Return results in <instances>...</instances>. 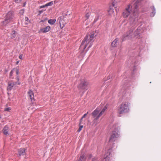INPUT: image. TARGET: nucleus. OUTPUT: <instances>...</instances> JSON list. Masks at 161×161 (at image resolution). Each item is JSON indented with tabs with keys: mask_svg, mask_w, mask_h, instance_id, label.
Listing matches in <instances>:
<instances>
[{
	"mask_svg": "<svg viewBox=\"0 0 161 161\" xmlns=\"http://www.w3.org/2000/svg\"><path fill=\"white\" fill-rule=\"evenodd\" d=\"M51 29V27L49 26H47L45 28L41 29V31L43 33H46L49 31Z\"/></svg>",
	"mask_w": 161,
	"mask_h": 161,
	"instance_id": "obj_15",
	"label": "nucleus"
},
{
	"mask_svg": "<svg viewBox=\"0 0 161 161\" xmlns=\"http://www.w3.org/2000/svg\"><path fill=\"white\" fill-rule=\"evenodd\" d=\"M25 23L26 25L28 24L30 22L29 18H28V17H25Z\"/></svg>",
	"mask_w": 161,
	"mask_h": 161,
	"instance_id": "obj_24",
	"label": "nucleus"
},
{
	"mask_svg": "<svg viewBox=\"0 0 161 161\" xmlns=\"http://www.w3.org/2000/svg\"><path fill=\"white\" fill-rule=\"evenodd\" d=\"M16 84V82L13 81L9 82L8 83V86L7 90L8 91H10L14 86Z\"/></svg>",
	"mask_w": 161,
	"mask_h": 161,
	"instance_id": "obj_10",
	"label": "nucleus"
},
{
	"mask_svg": "<svg viewBox=\"0 0 161 161\" xmlns=\"http://www.w3.org/2000/svg\"><path fill=\"white\" fill-rule=\"evenodd\" d=\"M136 36L135 34L133 32V30L130 29L123 36L121 40L122 42H123L126 40L131 39Z\"/></svg>",
	"mask_w": 161,
	"mask_h": 161,
	"instance_id": "obj_4",
	"label": "nucleus"
},
{
	"mask_svg": "<svg viewBox=\"0 0 161 161\" xmlns=\"http://www.w3.org/2000/svg\"><path fill=\"white\" fill-rule=\"evenodd\" d=\"M132 19V18H130V19L131 20V19Z\"/></svg>",
	"mask_w": 161,
	"mask_h": 161,
	"instance_id": "obj_45",
	"label": "nucleus"
},
{
	"mask_svg": "<svg viewBox=\"0 0 161 161\" xmlns=\"http://www.w3.org/2000/svg\"><path fill=\"white\" fill-rule=\"evenodd\" d=\"M112 6L113 7H114L115 6V3L114 2H113L112 3Z\"/></svg>",
	"mask_w": 161,
	"mask_h": 161,
	"instance_id": "obj_42",
	"label": "nucleus"
},
{
	"mask_svg": "<svg viewBox=\"0 0 161 161\" xmlns=\"http://www.w3.org/2000/svg\"><path fill=\"white\" fill-rule=\"evenodd\" d=\"M18 85H20V83H19H19H18Z\"/></svg>",
	"mask_w": 161,
	"mask_h": 161,
	"instance_id": "obj_46",
	"label": "nucleus"
},
{
	"mask_svg": "<svg viewBox=\"0 0 161 161\" xmlns=\"http://www.w3.org/2000/svg\"><path fill=\"white\" fill-rule=\"evenodd\" d=\"M100 110L97 108L92 113V114L94 118V121L97 120L101 115H99Z\"/></svg>",
	"mask_w": 161,
	"mask_h": 161,
	"instance_id": "obj_8",
	"label": "nucleus"
},
{
	"mask_svg": "<svg viewBox=\"0 0 161 161\" xmlns=\"http://www.w3.org/2000/svg\"><path fill=\"white\" fill-rule=\"evenodd\" d=\"M0 118L1 119V115H0Z\"/></svg>",
	"mask_w": 161,
	"mask_h": 161,
	"instance_id": "obj_47",
	"label": "nucleus"
},
{
	"mask_svg": "<svg viewBox=\"0 0 161 161\" xmlns=\"http://www.w3.org/2000/svg\"><path fill=\"white\" fill-rule=\"evenodd\" d=\"M46 7V5L45 4V5L41 6H40V8H43L45 7Z\"/></svg>",
	"mask_w": 161,
	"mask_h": 161,
	"instance_id": "obj_38",
	"label": "nucleus"
},
{
	"mask_svg": "<svg viewBox=\"0 0 161 161\" xmlns=\"http://www.w3.org/2000/svg\"><path fill=\"white\" fill-rule=\"evenodd\" d=\"M83 125H80L79 128L78 129L77 131L79 132H80L82 129V128H83Z\"/></svg>",
	"mask_w": 161,
	"mask_h": 161,
	"instance_id": "obj_29",
	"label": "nucleus"
},
{
	"mask_svg": "<svg viewBox=\"0 0 161 161\" xmlns=\"http://www.w3.org/2000/svg\"><path fill=\"white\" fill-rule=\"evenodd\" d=\"M23 55L22 54H21V55H20L19 56V59H23Z\"/></svg>",
	"mask_w": 161,
	"mask_h": 161,
	"instance_id": "obj_33",
	"label": "nucleus"
},
{
	"mask_svg": "<svg viewBox=\"0 0 161 161\" xmlns=\"http://www.w3.org/2000/svg\"><path fill=\"white\" fill-rule=\"evenodd\" d=\"M139 2L136 1L133 6V13L135 17H137L138 14Z\"/></svg>",
	"mask_w": 161,
	"mask_h": 161,
	"instance_id": "obj_7",
	"label": "nucleus"
},
{
	"mask_svg": "<svg viewBox=\"0 0 161 161\" xmlns=\"http://www.w3.org/2000/svg\"><path fill=\"white\" fill-rule=\"evenodd\" d=\"M118 38H116L111 43V45L113 47H116L118 45Z\"/></svg>",
	"mask_w": 161,
	"mask_h": 161,
	"instance_id": "obj_17",
	"label": "nucleus"
},
{
	"mask_svg": "<svg viewBox=\"0 0 161 161\" xmlns=\"http://www.w3.org/2000/svg\"><path fill=\"white\" fill-rule=\"evenodd\" d=\"M97 158L95 157L93 158H92V161H97Z\"/></svg>",
	"mask_w": 161,
	"mask_h": 161,
	"instance_id": "obj_35",
	"label": "nucleus"
},
{
	"mask_svg": "<svg viewBox=\"0 0 161 161\" xmlns=\"http://www.w3.org/2000/svg\"><path fill=\"white\" fill-rule=\"evenodd\" d=\"M132 9L131 5L128 4L123 11L122 15L123 17L126 18L128 17L130 15Z\"/></svg>",
	"mask_w": 161,
	"mask_h": 161,
	"instance_id": "obj_5",
	"label": "nucleus"
},
{
	"mask_svg": "<svg viewBox=\"0 0 161 161\" xmlns=\"http://www.w3.org/2000/svg\"><path fill=\"white\" fill-rule=\"evenodd\" d=\"M102 161H109V157L108 156L106 155L103 159Z\"/></svg>",
	"mask_w": 161,
	"mask_h": 161,
	"instance_id": "obj_23",
	"label": "nucleus"
},
{
	"mask_svg": "<svg viewBox=\"0 0 161 161\" xmlns=\"http://www.w3.org/2000/svg\"><path fill=\"white\" fill-rule=\"evenodd\" d=\"M86 158L84 153H81L78 161H86Z\"/></svg>",
	"mask_w": 161,
	"mask_h": 161,
	"instance_id": "obj_16",
	"label": "nucleus"
},
{
	"mask_svg": "<svg viewBox=\"0 0 161 161\" xmlns=\"http://www.w3.org/2000/svg\"><path fill=\"white\" fill-rule=\"evenodd\" d=\"M88 82L86 80H81L80 83L78 85V88L79 90H85L87 89Z\"/></svg>",
	"mask_w": 161,
	"mask_h": 161,
	"instance_id": "obj_6",
	"label": "nucleus"
},
{
	"mask_svg": "<svg viewBox=\"0 0 161 161\" xmlns=\"http://www.w3.org/2000/svg\"><path fill=\"white\" fill-rule=\"evenodd\" d=\"M19 63V61H17L16 62V64H18Z\"/></svg>",
	"mask_w": 161,
	"mask_h": 161,
	"instance_id": "obj_44",
	"label": "nucleus"
},
{
	"mask_svg": "<svg viewBox=\"0 0 161 161\" xmlns=\"http://www.w3.org/2000/svg\"><path fill=\"white\" fill-rule=\"evenodd\" d=\"M99 18L98 16L97 18H95L94 20L93 23H95L98 20Z\"/></svg>",
	"mask_w": 161,
	"mask_h": 161,
	"instance_id": "obj_32",
	"label": "nucleus"
},
{
	"mask_svg": "<svg viewBox=\"0 0 161 161\" xmlns=\"http://www.w3.org/2000/svg\"><path fill=\"white\" fill-rule=\"evenodd\" d=\"M16 78L17 79V81H19V79L18 76H17Z\"/></svg>",
	"mask_w": 161,
	"mask_h": 161,
	"instance_id": "obj_41",
	"label": "nucleus"
},
{
	"mask_svg": "<svg viewBox=\"0 0 161 161\" xmlns=\"http://www.w3.org/2000/svg\"><path fill=\"white\" fill-rule=\"evenodd\" d=\"M107 108V105H106L103 108L102 111L99 113V115H102L103 113L105 111Z\"/></svg>",
	"mask_w": 161,
	"mask_h": 161,
	"instance_id": "obj_20",
	"label": "nucleus"
},
{
	"mask_svg": "<svg viewBox=\"0 0 161 161\" xmlns=\"http://www.w3.org/2000/svg\"><path fill=\"white\" fill-rule=\"evenodd\" d=\"M56 21L55 19H50L48 20V22L50 24L53 25L55 23Z\"/></svg>",
	"mask_w": 161,
	"mask_h": 161,
	"instance_id": "obj_21",
	"label": "nucleus"
},
{
	"mask_svg": "<svg viewBox=\"0 0 161 161\" xmlns=\"http://www.w3.org/2000/svg\"><path fill=\"white\" fill-rule=\"evenodd\" d=\"M58 21L59 22L60 25H61V24L63 23V20L61 17H59L58 18Z\"/></svg>",
	"mask_w": 161,
	"mask_h": 161,
	"instance_id": "obj_25",
	"label": "nucleus"
},
{
	"mask_svg": "<svg viewBox=\"0 0 161 161\" xmlns=\"http://www.w3.org/2000/svg\"><path fill=\"white\" fill-rule=\"evenodd\" d=\"M11 109V108L10 107H8L7 108H4V111L9 112L10 110Z\"/></svg>",
	"mask_w": 161,
	"mask_h": 161,
	"instance_id": "obj_28",
	"label": "nucleus"
},
{
	"mask_svg": "<svg viewBox=\"0 0 161 161\" xmlns=\"http://www.w3.org/2000/svg\"><path fill=\"white\" fill-rule=\"evenodd\" d=\"M26 4V2H25L23 4V7H24Z\"/></svg>",
	"mask_w": 161,
	"mask_h": 161,
	"instance_id": "obj_43",
	"label": "nucleus"
},
{
	"mask_svg": "<svg viewBox=\"0 0 161 161\" xmlns=\"http://www.w3.org/2000/svg\"><path fill=\"white\" fill-rule=\"evenodd\" d=\"M11 22L12 21L5 18L4 20L1 22V25L3 27L6 26Z\"/></svg>",
	"mask_w": 161,
	"mask_h": 161,
	"instance_id": "obj_11",
	"label": "nucleus"
},
{
	"mask_svg": "<svg viewBox=\"0 0 161 161\" xmlns=\"http://www.w3.org/2000/svg\"><path fill=\"white\" fill-rule=\"evenodd\" d=\"M22 0H15V2L16 3H20Z\"/></svg>",
	"mask_w": 161,
	"mask_h": 161,
	"instance_id": "obj_36",
	"label": "nucleus"
},
{
	"mask_svg": "<svg viewBox=\"0 0 161 161\" xmlns=\"http://www.w3.org/2000/svg\"><path fill=\"white\" fill-rule=\"evenodd\" d=\"M92 157V154H90L88 156V159H90Z\"/></svg>",
	"mask_w": 161,
	"mask_h": 161,
	"instance_id": "obj_39",
	"label": "nucleus"
},
{
	"mask_svg": "<svg viewBox=\"0 0 161 161\" xmlns=\"http://www.w3.org/2000/svg\"><path fill=\"white\" fill-rule=\"evenodd\" d=\"M88 112H87V113L86 114H84L83 115V116L82 117V118H85L86 117V116L87 115V114H88Z\"/></svg>",
	"mask_w": 161,
	"mask_h": 161,
	"instance_id": "obj_37",
	"label": "nucleus"
},
{
	"mask_svg": "<svg viewBox=\"0 0 161 161\" xmlns=\"http://www.w3.org/2000/svg\"><path fill=\"white\" fill-rule=\"evenodd\" d=\"M108 12L109 14L111 15L114 13V10L113 8H111V6L109 7V9L108 10Z\"/></svg>",
	"mask_w": 161,
	"mask_h": 161,
	"instance_id": "obj_22",
	"label": "nucleus"
},
{
	"mask_svg": "<svg viewBox=\"0 0 161 161\" xmlns=\"http://www.w3.org/2000/svg\"><path fill=\"white\" fill-rule=\"evenodd\" d=\"M130 103L127 102H123L120 105L118 109V114L119 116H121V114L127 113L129 111V106Z\"/></svg>",
	"mask_w": 161,
	"mask_h": 161,
	"instance_id": "obj_2",
	"label": "nucleus"
},
{
	"mask_svg": "<svg viewBox=\"0 0 161 161\" xmlns=\"http://www.w3.org/2000/svg\"><path fill=\"white\" fill-rule=\"evenodd\" d=\"M151 8L153 12L151 13L150 16L151 17H153L154 16L156 13L155 9L154 6H151Z\"/></svg>",
	"mask_w": 161,
	"mask_h": 161,
	"instance_id": "obj_18",
	"label": "nucleus"
},
{
	"mask_svg": "<svg viewBox=\"0 0 161 161\" xmlns=\"http://www.w3.org/2000/svg\"><path fill=\"white\" fill-rule=\"evenodd\" d=\"M15 69H12L10 72L9 74V77L10 78H11L13 75L14 73V71Z\"/></svg>",
	"mask_w": 161,
	"mask_h": 161,
	"instance_id": "obj_27",
	"label": "nucleus"
},
{
	"mask_svg": "<svg viewBox=\"0 0 161 161\" xmlns=\"http://www.w3.org/2000/svg\"><path fill=\"white\" fill-rule=\"evenodd\" d=\"M53 4V1L50 2L47 4H46V7L48 6H51Z\"/></svg>",
	"mask_w": 161,
	"mask_h": 161,
	"instance_id": "obj_26",
	"label": "nucleus"
},
{
	"mask_svg": "<svg viewBox=\"0 0 161 161\" xmlns=\"http://www.w3.org/2000/svg\"><path fill=\"white\" fill-rule=\"evenodd\" d=\"M86 19H88L90 17V14L89 13H87L86 15Z\"/></svg>",
	"mask_w": 161,
	"mask_h": 161,
	"instance_id": "obj_31",
	"label": "nucleus"
},
{
	"mask_svg": "<svg viewBox=\"0 0 161 161\" xmlns=\"http://www.w3.org/2000/svg\"><path fill=\"white\" fill-rule=\"evenodd\" d=\"M29 96L30 99L32 100L34 98V95L33 92L31 90H30L28 92Z\"/></svg>",
	"mask_w": 161,
	"mask_h": 161,
	"instance_id": "obj_14",
	"label": "nucleus"
},
{
	"mask_svg": "<svg viewBox=\"0 0 161 161\" xmlns=\"http://www.w3.org/2000/svg\"><path fill=\"white\" fill-rule=\"evenodd\" d=\"M14 17V12L12 11H10L7 14L5 18L12 22Z\"/></svg>",
	"mask_w": 161,
	"mask_h": 161,
	"instance_id": "obj_9",
	"label": "nucleus"
},
{
	"mask_svg": "<svg viewBox=\"0 0 161 161\" xmlns=\"http://www.w3.org/2000/svg\"><path fill=\"white\" fill-rule=\"evenodd\" d=\"M83 119V118H82H82H81V119L80 120V124H79L80 125V124H81V122L82 121Z\"/></svg>",
	"mask_w": 161,
	"mask_h": 161,
	"instance_id": "obj_40",
	"label": "nucleus"
},
{
	"mask_svg": "<svg viewBox=\"0 0 161 161\" xmlns=\"http://www.w3.org/2000/svg\"><path fill=\"white\" fill-rule=\"evenodd\" d=\"M94 35L95 34L92 33L90 34L89 36L88 35H87L85 37L80 47V49L81 50L82 52L84 51L87 46H88L87 51L92 47L93 42L92 40L94 37Z\"/></svg>",
	"mask_w": 161,
	"mask_h": 161,
	"instance_id": "obj_1",
	"label": "nucleus"
},
{
	"mask_svg": "<svg viewBox=\"0 0 161 161\" xmlns=\"http://www.w3.org/2000/svg\"><path fill=\"white\" fill-rule=\"evenodd\" d=\"M24 9H21L20 10L19 13L21 15H23V14H24Z\"/></svg>",
	"mask_w": 161,
	"mask_h": 161,
	"instance_id": "obj_30",
	"label": "nucleus"
},
{
	"mask_svg": "<svg viewBox=\"0 0 161 161\" xmlns=\"http://www.w3.org/2000/svg\"><path fill=\"white\" fill-rule=\"evenodd\" d=\"M119 137V134L118 129H115L110 134V136L109 140V143H113L117 140Z\"/></svg>",
	"mask_w": 161,
	"mask_h": 161,
	"instance_id": "obj_3",
	"label": "nucleus"
},
{
	"mask_svg": "<svg viewBox=\"0 0 161 161\" xmlns=\"http://www.w3.org/2000/svg\"><path fill=\"white\" fill-rule=\"evenodd\" d=\"M16 70V74L17 75H18L19 73V70L18 69H15Z\"/></svg>",
	"mask_w": 161,
	"mask_h": 161,
	"instance_id": "obj_34",
	"label": "nucleus"
},
{
	"mask_svg": "<svg viewBox=\"0 0 161 161\" xmlns=\"http://www.w3.org/2000/svg\"><path fill=\"white\" fill-rule=\"evenodd\" d=\"M26 149L25 148H21L18 150V154L19 156L24 155L25 153Z\"/></svg>",
	"mask_w": 161,
	"mask_h": 161,
	"instance_id": "obj_13",
	"label": "nucleus"
},
{
	"mask_svg": "<svg viewBox=\"0 0 161 161\" xmlns=\"http://www.w3.org/2000/svg\"><path fill=\"white\" fill-rule=\"evenodd\" d=\"M9 130V127L7 125H6L3 128L2 131L4 135L8 136L9 135L8 133Z\"/></svg>",
	"mask_w": 161,
	"mask_h": 161,
	"instance_id": "obj_12",
	"label": "nucleus"
},
{
	"mask_svg": "<svg viewBox=\"0 0 161 161\" xmlns=\"http://www.w3.org/2000/svg\"><path fill=\"white\" fill-rule=\"evenodd\" d=\"M16 33H17L14 30H13L11 34V38L13 39L16 36Z\"/></svg>",
	"mask_w": 161,
	"mask_h": 161,
	"instance_id": "obj_19",
	"label": "nucleus"
}]
</instances>
